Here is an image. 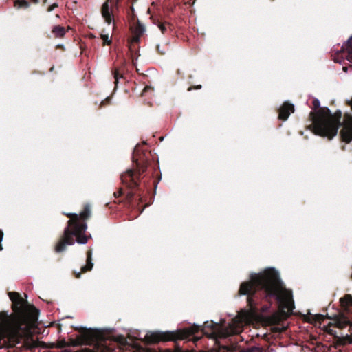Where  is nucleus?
<instances>
[{
    "label": "nucleus",
    "mask_w": 352,
    "mask_h": 352,
    "mask_svg": "<svg viewBox=\"0 0 352 352\" xmlns=\"http://www.w3.org/2000/svg\"><path fill=\"white\" fill-rule=\"evenodd\" d=\"M239 294L247 296L248 309L245 315L250 318H256L267 312L274 300L283 314L285 309L292 312L295 307L292 291L285 287L278 272L274 268L252 274L249 280L241 283Z\"/></svg>",
    "instance_id": "obj_1"
},
{
    "label": "nucleus",
    "mask_w": 352,
    "mask_h": 352,
    "mask_svg": "<svg viewBox=\"0 0 352 352\" xmlns=\"http://www.w3.org/2000/svg\"><path fill=\"white\" fill-rule=\"evenodd\" d=\"M13 313L0 311V349H32L37 343L32 338V329L36 326L39 311L25 301L16 292H9Z\"/></svg>",
    "instance_id": "obj_2"
},
{
    "label": "nucleus",
    "mask_w": 352,
    "mask_h": 352,
    "mask_svg": "<svg viewBox=\"0 0 352 352\" xmlns=\"http://www.w3.org/2000/svg\"><path fill=\"white\" fill-rule=\"evenodd\" d=\"M132 160L135 168L122 173L120 179L128 190L126 195V200L129 203L138 205L146 201L147 195L150 193L152 186L156 188L161 176L157 180L154 179L152 185L144 179L145 176L142 177L148 166H153L154 172L158 168L157 165L154 163L151 151L144 150L140 145H137L134 148Z\"/></svg>",
    "instance_id": "obj_3"
},
{
    "label": "nucleus",
    "mask_w": 352,
    "mask_h": 352,
    "mask_svg": "<svg viewBox=\"0 0 352 352\" xmlns=\"http://www.w3.org/2000/svg\"><path fill=\"white\" fill-rule=\"evenodd\" d=\"M314 111L309 113L312 123L309 129L315 134L329 140L337 135L338 129L342 142L349 144L352 142V115L345 113L341 122L342 111L337 110L333 114L328 107H320V101L315 98L312 102Z\"/></svg>",
    "instance_id": "obj_4"
},
{
    "label": "nucleus",
    "mask_w": 352,
    "mask_h": 352,
    "mask_svg": "<svg viewBox=\"0 0 352 352\" xmlns=\"http://www.w3.org/2000/svg\"><path fill=\"white\" fill-rule=\"evenodd\" d=\"M78 331L73 344L89 346L84 352H156L155 349H144L137 344L129 345L124 336L115 338L104 331L80 327Z\"/></svg>",
    "instance_id": "obj_5"
},
{
    "label": "nucleus",
    "mask_w": 352,
    "mask_h": 352,
    "mask_svg": "<svg viewBox=\"0 0 352 352\" xmlns=\"http://www.w3.org/2000/svg\"><path fill=\"white\" fill-rule=\"evenodd\" d=\"M91 208L85 204L83 210L79 213H63L69 220L67 226L54 245V250L56 253L65 251L67 245H73L76 241L79 244L87 243L90 235L86 234L87 225L86 221L91 217Z\"/></svg>",
    "instance_id": "obj_6"
},
{
    "label": "nucleus",
    "mask_w": 352,
    "mask_h": 352,
    "mask_svg": "<svg viewBox=\"0 0 352 352\" xmlns=\"http://www.w3.org/2000/svg\"><path fill=\"white\" fill-rule=\"evenodd\" d=\"M200 331L201 334L210 338L226 336L221 330V326L211 320L205 322L201 329L199 326L194 324L176 331L151 332L146 334L144 340L148 344H155L161 341L176 342L184 339L192 340L195 342L200 339V336H197V333H199Z\"/></svg>",
    "instance_id": "obj_7"
},
{
    "label": "nucleus",
    "mask_w": 352,
    "mask_h": 352,
    "mask_svg": "<svg viewBox=\"0 0 352 352\" xmlns=\"http://www.w3.org/2000/svg\"><path fill=\"white\" fill-rule=\"evenodd\" d=\"M333 322L324 327V331L333 336L336 346L352 344V323L343 314L335 316Z\"/></svg>",
    "instance_id": "obj_8"
},
{
    "label": "nucleus",
    "mask_w": 352,
    "mask_h": 352,
    "mask_svg": "<svg viewBox=\"0 0 352 352\" xmlns=\"http://www.w3.org/2000/svg\"><path fill=\"white\" fill-rule=\"evenodd\" d=\"M122 0H106L101 7V14L104 21L110 25L114 21L113 8H118Z\"/></svg>",
    "instance_id": "obj_9"
},
{
    "label": "nucleus",
    "mask_w": 352,
    "mask_h": 352,
    "mask_svg": "<svg viewBox=\"0 0 352 352\" xmlns=\"http://www.w3.org/2000/svg\"><path fill=\"white\" fill-rule=\"evenodd\" d=\"M343 54H346V59L352 63V35L349 38L346 43L340 47V50L337 51L333 58L334 62L341 63L344 59Z\"/></svg>",
    "instance_id": "obj_10"
},
{
    "label": "nucleus",
    "mask_w": 352,
    "mask_h": 352,
    "mask_svg": "<svg viewBox=\"0 0 352 352\" xmlns=\"http://www.w3.org/2000/svg\"><path fill=\"white\" fill-rule=\"evenodd\" d=\"M130 28L133 34L132 41L134 43H138L140 37L145 32L144 25L142 24L138 19H137L136 22L131 23Z\"/></svg>",
    "instance_id": "obj_11"
},
{
    "label": "nucleus",
    "mask_w": 352,
    "mask_h": 352,
    "mask_svg": "<svg viewBox=\"0 0 352 352\" xmlns=\"http://www.w3.org/2000/svg\"><path fill=\"white\" fill-rule=\"evenodd\" d=\"M294 112V104L285 102L278 110V119L283 121L287 120L292 113Z\"/></svg>",
    "instance_id": "obj_12"
},
{
    "label": "nucleus",
    "mask_w": 352,
    "mask_h": 352,
    "mask_svg": "<svg viewBox=\"0 0 352 352\" xmlns=\"http://www.w3.org/2000/svg\"><path fill=\"white\" fill-rule=\"evenodd\" d=\"M86 264L81 267L80 272H74L73 274L76 278H80L82 273H86L92 270L94 263L92 262V250L90 249L87 250V253Z\"/></svg>",
    "instance_id": "obj_13"
},
{
    "label": "nucleus",
    "mask_w": 352,
    "mask_h": 352,
    "mask_svg": "<svg viewBox=\"0 0 352 352\" xmlns=\"http://www.w3.org/2000/svg\"><path fill=\"white\" fill-rule=\"evenodd\" d=\"M126 65V59H123L122 62V65L119 67H115L113 71L112 74L113 75V77L115 78V87L116 88L118 84V80L120 78H123L124 72L125 70V67Z\"/></svg>",
    "instance_id": "obj_14"
},
{
    "label": "nucleus",
    "mask_w": 352,
    "mask_h": 352,
    "mask_svg": "<svg viewBox=\"0 0 352 352\" xmlns=\"http://www.w3.org/2000/svg\"><path fill=\"white\" fill-rule=\"evenodd\" d=\"M326 318L327 317L322 314L313 315L309 314L308 316L305 317V321L316 325L318 323L320 324L322 322H323Z\"/></svg>",
    "instance_id": "obj_15"
},
{
    "label": "nucleus",
    "mask_w": 352,
    "mask_h": 352,
    "mask_svg": "<svg viewBox=\"0 0 352 352\" xmlns=\"http://www.w3.org/2000/svg\"><path fill=\"white\" fill-rule=\"evenodd\" d=\"M265 319L267 322L271 325L278 324L281 322V316L278 312L267 316Z\"/></svg>",
    "instance_id": "obj_16"
},
{
    "label": "nucleus",
    "mask_w": 352,
    "mask_h": 352,
    "mask_svg": "<svg viewBox=\"0 0 352 352\" xmlns=\"http://www.w3.org/2000/svg\"><path fill=\"white\" fill-rule=\"evenodd\" d=\"M52 33L54 35L55 38H63L66 30L63 26L58 25L53 27Z\"/></svg>",
    "instance_id": "obj_17"
},
{
    "label": "nucleus",
    "mask_w": 352,
    "mask_h": 352,
    "mask_svg": "<svg viewBox=\"0 0 352 352\" xmlns=\"http://www.w3.org/2000/svg\"><path fill=\"white\" fill-rule=\"evenodd\" d=\"M30 3L26 0H16L14 1V6L19 8L26 9L30 7Z\"/></svg>",
    "instance_id": "obj_18"
},
{
    "label": "nucleus",
    "mask_w": 352,
    "mask_h": 352,
    "mask_svg": "<svg viewBox=\"0 0 352 352\" xmlns=\"http://www.w3.org/2000/svg\"><path fill=\"white\" fill-rule=\"evenodd\" d=\"M100 38L102 40V45L104 46V45H109L111 44L112 43V40H111V38H109V34H100Z\"/></svg>",
    "instance_id": "obj_19"
},
{
    "label": "nucleus",
    "mask_w": 352,
    "mask_h": 352,
    "mask_svg": "<svg viewBox=\"0 0 352 352\" xmlns=\"http://www.w3.org/2000/svg\"><path fill=\"white\" fill-rule=\"evenodd\" d=\"M340 302L343 305L347 306L352 302V298L351 295L346 294L343 298H340Z\"/></svg>",
    "instance_id": "obj_20"
},
{
    "label": "nucleus",
    "mask_w": 352,
    "mask_h": 352,
    "mask_svg": "<svg viewBox=\"0 0 352 352\" xmlns=\"http://www.w3.org/2000/svg\"><path fill=\"white\" fill-rule=\"evenodd\" d=\"M130 12H129V17H130V23H132L133 22H136L137 21V19H136V16L135 14V10H134V8L133 6H131L130 8Z\"/></svg>",
    "instance_id": "obj_21"
},
{
    "label": "nucleus",
    "mask_w": 352,
    "mask_h": 352,
    "mask_svg": "<svg viewBox=\"0 0 352 352\" xmlns=\"http://www.w3.org/2000/svg\"><path fill=\"white\" fill-rule=\"evenodd\" d=\"M246 352H263V349L258 346L248 348Z\"/></svg>",
    "instance_id": "obj_22"
},
{
    "label": "nucleus",
    "mask_w": 352,
    "mask_h": 352,
    "mask_svg": "<svg viewBox=\"0 0 352 352\" xmlns=\"http://www.w3.org/2000/svg\"><path fill=\"white\" fill-rule=\"evenodd\" d=\"M166 23L159 22L157 26L160 29L162 34H164L166 31Z\"/></svg>",
    "instance_id": "obj_23"
},
{
    "label": "nucleus",
    "mask_w": 352,
    "mask_h": 352,
    "mask_svg": "<svg viewBox=\"0 0 352 352\" xmlns=\"http://www.w3.org/2000/svg\"><path fill=\"white\" fill-rule=\"evenodd\" d=\"M124 195V191L122 188H120L118 191L113 192V195L115 198H118Z\"/></svg>",
    "instance_id": "obj_24"
},
{
    "label": "nucleus",
    "mask_w": 352,
    "mask_h": 352,
    "mask_svg": "<svg viewBox=\"0 0 352 352\" xmlns=\"http://www.w3.org/2000/svg\"><path fill=\"white\" fill-rule=\"evenodd\" d=\"M58 4L57 3H53L52 5H51L50 6H49L47 9V12H52V10H54L56 8H58Z\"/></svg>",
    "instance_id": "obj_25"
},
{
    "label": "nucleus",
    "mask_w": 352,
    "mask_h": 352,
    "mask_svg": "<svg viewBox=\"0 0 352 352\" xmlns=\"http://www.w3.org/2000/svg\"><path fill=\"white\" fill-rule=\"evenodd\" d=\"M201 87H202V86L201 85H194V86L189 87L187 90L188 91H190L192 89H201Z\"/></svg>",
    "instance_id": "obj_26"
},
{
    "label": "nucleus",
    "mask_w": 352,
    "mask_h": 352,
    "mask_svg": "<svg viewBox=\"0 0 352 352\" xmlns=\"http://www.w3.org/2000/svg\"><path fill=\"white\" fill-rule=\"evenodd\" d=\"M110 100H111L110 98H109V97L107 98L101 102L100 107L106 105L107 104H108L110 102Z\"/></svg>",
    "instance_id": "obj_27"
},
{
    "label": "nucleus",
    "mask_w": 352,
    "mask_h": 352,
    "mask_svg": "<svg viewBox=\"0 0 352 352\" xmlns=\"http://www.w3.org/2000/svg\"><path fill=\"white\" fill-rule=\"evenodd\" d=\"M3 232L1 230H0V251L3 250V247L1 245V241L3 240Z\"/></svg>",
    "instance_id": "obj_28"
},
{
    "label": "nucleus",
    "mask_w": 352,
    "mask_h": 352,
    "mask_svg": "<svg viewBox=\"0 0 352 352\" xmlns=\"http://www.w3.org/2000/svg\"><path fill=\"white\" fill-rule=\"evenodd\" d=\"M352 70V65H349L348 66H344L342 68V70L344 72H347L349 70Z\"/></svg>",
    "instance_id": "obj_29"
},
{
    "label": "nucleus",
    "mask_w": 352,
    "mask_h": 352,
    "mask_svg": "<svg viewBox=\"0 0 352 352\" xmlns=\"http://www.w3.org/2000/svg\"><path fill=\"white\" fill-rule=\"evenodd\" d=\"M65 346H66V343H65V341H62V342H60L59 343V344H58V346H59L60 348H63V347H65Z\"/></svg>",
    "instance_id": "obj_30"
},
{
    "label": "nucleus",
    "mask_w": 352,
    "mask_h": 352,
    "mask_svg": "<svg viewBox=\"0 0 352 352\" xmlns=\"http://www.w3.org/2000/svg\"><path fill=\"white\" fill-rule=\"evenodd\" d=\"M150 205V204H146L141 209V212H142V210L147 206H148Z\"/></svg>",
    "instance_id": "obj_31"
},
{
    "label": "nucleus",
    "mask_w": 352,
    "mask_h": 352,
    "mask_svg": "<svg viewBox=\"0 0 352 352\" xmlns=\"http://www.w3.org/2000/svg\"><path fill=\"white\" fill-rule=\"evenodd\" d=\"M34 3H38L39 2V0H31Z\"/></svg>",
    "instance_id": "obj_32"
},
{
    "label": "nucleus",
    "mask_w": 352,
    "mask_h": 352,
    "mask_svg": "<svg viewBox=\"0 0 352 352\" xmlns=\"http://www.w3.org/2000/svg\"><path fill=\"white\" fill-rule=\"evenodd\" d=\"M177 74L178 75H181V71H180V69H178L177 70Z\"/></svg>",
    "instance_id": "obj_33"
},
{
    "label": "nucleus",
    "mask_w": 352,
    "mask_h": 352,
    "mask_svg": "<svg viewBox=\"0 0 352 352\" xmlns=\"http://www.w3.org/2000/svg\"><path fill=\"white\" fill-rule=\"evenodd\" d=\"M147 89H148V87H144V91H146Z\"/></svg>",
    "instance_id": "obj_34"
},
{
    "label": "nucleus",
    "mask_w": 352,
    "mask_h": 352,
    "mask_svg": "<svg viewBox=\"0 0 352 352\" xmlns=\"http://www.w3.org/2000/svg\"><path fill=\"white\" fill-rule=\"evenodd\" d=\"M47 0H43V3H46Z\"/></svg>",
    "instance_id": "obj_35"
}]
</instances>
